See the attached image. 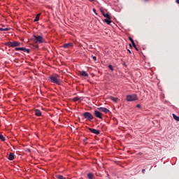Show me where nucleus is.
Returning a JSON list of instances; mask_svg holds the SVG:
<instances>
[{
    "label": "nucleus",
    "instance_id": "1",
    "mask_svg": "<svg viewBox=\"0 0 179 179\" xmlns=\"http://www.w3.org/2000/svg\"><path fill=\"white\" fill-rule=\"evenodd\" d=\"M49 79L52 83H55L59 86L61 85V80L59 79V76L58 74H53L50 76Z\"/></svg>",
    "mask_w": 179,
    "mask_h": 179
},
{
    "label": "nucleus",
    "instance_id": "2",
    "mask_svg": "<svg viewBox=\"0 0 179 179\" xmlns=\"http://www.w3.org/2000/svg\"><path fill=\"white\" fill-rule=\"evenodd\" d=\"M4 45H6V47H9V48L20 47V42L16 41H9V42L5 43Z\"/></svg>",
    "mask_w": 179,
    "mask_h": 179
},
{
    "label": "nucleus",
    "instance_id": "3",
    "mask_svg": "<svg viewBox=\"0 0 179 179\" xmlns=\"http://www.w3.org/2000/svg\"><path fill=\"white\" fill-rule=\"evenodd\" d=\"M34 43H39L41 44L43 43H45V39L43 37V36L34 35Z\"/></svg>",
    "mask_w": 179,
    "mask_h": 179
},
{
    "label": "nucleus",
    "instance_id": "4",
    "mask_svg": "<svg viewBox=\"0 0 179 179\" xmlns=\"http://www.w3.org/2000/svg\"><path fill=\"white\" fill-rule=\"evenodd\" d=\"M83 117H84V118H85L87 121H92V120L94 119L93 115H92V113H90V112H85L83 114Z\"/></svg>",
    "mask_w": 179,
    "mask_h": 179
},
{
    "label": "nucleus",
    "instance_id": "5",
    "mask_svg": "<svg viewBox=\"0 0 179 179\" xmlns=\"http://www.w3.org/2000/svg\"><path fill=\"white\" fill-rule=\"evenodd\" d=\"M127 101H135V100H138V96L136 94L133 95H127L126 97Z\"/></svg>",
    "mask_w": 179,
    "mask_h": 179
},
{
    "label": "nucleus",
    "instance_id": "6",
    "mask_svg": "<svg viewBox=\"0 0 179 179\" xmlns=\"http://www.w3.org/2000/svg\"><path fill=\"white\" fill-rule=\"evenodd\" d=\"M15 51H24V52L30 54V49H27L26 48H15Z\"/></svg>",
    "mask_w": 179,
    "mask_h": 179
},
{
    "label": "nucleus",
    "instance_id": "7",
    "mask_svg": "<svg viewBox=\"0 0 179 179\" xmlns=\"http://www.w3.org/2000/svg\"><path fill=\"white\" fill-rule=\"evenodd\" d=\"M94 115L96 118H99L100 120H103V114L98 110H94Z\"/></svg>",
    "mask_w": 179,
    "mask_h": 179
},
{
    "label": "nucleus",
    "instance_id": "8",
    "mask_svg": "<svg viewBox=\"0 0 179 179\" xmlns=\"http://www.w3.org/2000/svg\"><path fill=\"white\" fill-rule=\"evenodd\" d=\"M99 111H101V113H105V114H107L110 113V110L107 109L106 108L103 107H99L98 108Z\"/></svg>",
    "mask_w": 179,
    "mask_h": 179
},
{
    "label": "nucleus",
    "instance_id": "9",
    "mask_svg": "<svg viewBox=\"0 0 179 179\" xmlns=\"http://www.w3.org/2000/svg\"><path fill=\"white\" fill-rule=\"evenodd\" d=\"M89 131H90L92 134H95V135H100V131L96 129L89 128Z\"/></svg>",
    "mask_w": 179,
    "mask_h": 179
},
{
    "label": "nucleus",
    "instance_id": "10",
    "mask_svg": "<svg viewBox=\"0 0 179 179\" xmlns=\"http://www.w3.org/2000/svg\"><path fill=\"white\" fill-rule=\"evenodd\" d=\"M71 47H73V43H64L63 45V48H71Z\"/></svg>",
    "mask_w": 179,
    "mask_h": 179
},
{
    "label": "nucleus",
    "instance_id": "11",
    "mask_svg": "<svg viewBox=\"0 0 179 179\" xmlns=\"http://www.w3.org/2000/svg\"><path fill=\"white\" fill-rule=\"evenodd\" d=\"M8 160H15V154L10 152L8 155Z\"/></svg>",
    "mask_w": 179,
    "mask_h": 179
},
{
    "label": "nucleus",
    "instance_id": "12",
    "mask_svg": "<svg viewBox=\"0 0 179 179\" xmlns=\"http://www.w3.org/2000/svg\"><path fill=\"white\" fill-rule=\"evenodd\" d=\"M35 115H36V117H41V110H40L38 109H36L35 110Z\"/></svg>",
    "mask_w": 179,
    "mask_h": 179
},
{
    "label": "nucleus",
    "instance_id": "13",
    "mask_svg": "<svg viewBox=\"0 0 179 179\" xmlns=\"http://www.w3.org/2000/svg\"><path fill=\"white\" fill-rule=\"evenodd\" d=\"M101 12L103 16H104V17H106V19H110V16L109 15L108 13H104V11H103L102 10H101Z\"/></svg>",
    "mask_w": 179,
    "mask_h": 179
},
{
    "label": "nucleus",
    "instance_id": "14",
    "mask_svg": "<svg viewBox=\"0 0 179 179\" xmlns=\"http://www.w3.org/2000/svg\"><path fill=\"white\" fill-rule=\"evenodd\" d=\"M80 75L81 76H84L85 78H87L89 76V74L85 71H81Z\"/></svg>",
    "mask_w": 179,
    "mask_h": 179
},
{
    "label": "nucleus",
    "instance_id": "15",
    "mask_svg": "<svg viewBox=\"0 0 179 179\" xmlns=\"http://www.w3.org/2000/svg\"><path fill=\"white\" fill-rule=\"evenodd\" d=\"M83 99L82 97L76 96L73 99V101H82Z\"/></svg>",
    "mask_w": 179,
    "mask_h": 179
},
{
    "label": "nucleus",
    "instance_id": "16",
    "mask_svg": "<svg viewBox=\"0 0 179 179\" xmlns=\"http://www.w3.org/2000/svg\"><path fill=\"white\" fill-rule=\"evenodd\" d=\"M40 16H41V13L37 14L34 22H38L40 20Z\"/></svg>",
    "mask_w": 179,
    "mask_h": 179
},
{
    "label": "nucleus",
    "instance_id": "17",
    "mask_svg": "<svg viewBox=\"0 0 179 179\" xmlns=\"http://www.w3.org/2000/svg\"><path fill=\"white\" fill-rule=\"evenodd\" d=\"M110 100H112V101H114V103H118V98H115L114 96H110Z\"/></svg>",
    "mask_w": 179,
    "mask_h": 179
},
{
    "label": "nucleus",
    "instance_id": "18",
    "mask_svg": "<svg viewBox=\"0 0 179 179\" xmlns=\"http://www.w3.org/2000/svg\"><path fill=\"white\" fill-rule=\"evenodd\" d=\"M104 22L107 23V24H110V23H111V17H109V18L105 19Z\"/></svg>",
    "mask_w": 179,
    "mask_h": 179
},
{
    "label": "nucleus",
    "instance_id": "19",
    "mask_svg": "<svg viewBox=\"0 0 179 179\" xmlns=\"http://www.w3.org/2000/svg\"><path fill=\"white\" fill-rule=\"evenodd\" d=\"M87 177L89 179H93V178H94V175H93V173H90L87 174Z\"/></svg>",
    "mask_w": 179,
    "mask_h": 179
},
{
    "label": "nucleus",
    "instance_id": "20",
    "mask_svg": "<svg viewBox=\"0 0 179 179\" xmlns=\"http://www.w3.org/2000/svg\"><path fill=\"white\" fill-rule=\"evenodd\" d=\"M172 115L173 117V120H175L176 121H178L179 122V117L176 115V114H174V113Z\"/></svg>",
    "mask_w": 179,
    "mask_h": 179
},
{
    "label": "nucleus",
    "instance_id": "21",
    "mask_svg": "<svg viewBox=\"0 0 179 179\" xmlns=\"http://www.w3.org/2000/svg\"><path fill=\"white\" fill-rule=\"evenodd\" d=\"M9 28L0 27V31H8Z\"/></svg>",
    "mask_w": 179,
    "mask_h": 179
},
{
    "label": "nucleus",
    "instance_id": "22",
    "mask_svg": "<svg viewBox=\"0 0 179 179\" xmlns=\"http://www.w3.org/2000/svg\"><path fill=\"white\" fill-rule=\"evenodd\" d=\"M56 178H57V179H65V178L62 175H56Z\"/></svg>",
    "mask_w": 179,
    "mask_h": 179
},
{
    "label": "nucleus",
    "instance_id": "23",
    "mask_svg": "<svg viewBox=\"0 0 179 179\" xmlns=\"http://www.w3.org/2000/svg\"><path fill=\"white\" fill-rule=\"evenodd\" d=\"M0 140L2 141L3 142H5L6 139L3 137V135L0 134Z\"/></svg>",
    "mask_w": 179,
    "mask_h": 179
},
{
    "label": "nucleus",
    "instance_id": "24",
    "mask_svg": "<svg viewBox=\"0 0 179 179\" xmlns=\"http://www.w3.org/2000/svg\"><path fill=\"white\" fill-rule=\"evenodd\" d=\"M108 68L109 69H110V71H114V68L113 67V65L111 64L108 65Z\"/></svg>",
    "mask_w": 179,
    "mask_h": 179
},
{
    "label": "nucleus",
    "instance_id": "25",
    "mask_svg": "<svg viewBox=\"0 0 179 179\" xmlns=\"http://www.w3.org/2000/svg\"><path fill=\"white\" fill-rule=\"evenodd\" d=\"M131 44L134 48H136V45L135 44V41L131 42Z\"/></svg>",
    "mask_w": 179,
    "mask_h": 179
},
{
    "label": "nucleus",
    "instance_id": "26",
    "mask_svg": "<svg viewBox=\"0 0 179 179\" xmlns=\"http://www.w3.org/2000/svg\"><path fill=\"white\" fill-rule=\"evenodd\" d=\"M92 59L93 61L96 62L97 61V57H96V56H92Z\"/></svg>",
    "mask_w": 179,
    "mask_h": 179
},
{
    "label": "nucleus",
    "instance_id": "27",
    "mask_svg": "<svg viewBox=\"0 0 179 179\" xmlns=\"http://www.w3.org/2000/svg\"><path fill=\"white\" fill-rule=\"evenodd\" d=\"M129 40L131 41V43H134V38L129 37Z\"/></svg>",
    "mask_w": 179,
    "mask_h": 179
},
{
    "label": "nucleus",
    "instance_id": "28",
    "mask_svg": "<svg viewBox=\"0 0 179 179\" xmlns=\"http://www.w3.org/2000/svg\"><path fill=\"white\" fill-rule=\"evenodd\" d=\"M136 107H137V108H141V105L140 104H137Z\"/></svg>",
    "mask_w": 179,
    "mask_h": 179
},
{
    "label": "nucleus",
    "instance_id": "29",
    "mask_svg": "<svg viewBox=\"0 0 179 179\" xmlns=\"http://www.w3.org/2000/svg\"><path fill=\"white\" fill-rule=\"evenodd\" d=\"M93 12L94 13H96V15H97V13H96V8H93Z\"/></svg>",
    "mask_w": 179,
    "mask_h": 179
},
{
    "label": "nucleus",
    "instance_id": "30",
    "mask_svg": "<svg viewBox=\"0 0 179 179\" xmlns=\"http://www.w3.org/2000/svg\"><path fill=\"white\" fill-rule=\"evenodd\" d=\"M142 173H143V174H145V169L142 170Z\"/></svg>",
    "mask_w": 179,
    "mask_h": 179
},
{
    "label": "nucleus",
    "instance_id": "31",
    "mask_svg": "<svg viewBox=\"0 0 179 179\" xmlns=\"http://www.w3.org/2000/svg\"><path fill=\"white\" fill-rule=\"evenodd\" d=\"M127 51L129 52V54H132V52H131V50H127Z\"/></svg>",
    "mask_w": 179,
    "mask_h": 179
},
{
    "label": "nucleus",
    "instance_id": "32",
    "mask_svg": "<svg viewBox=\"0 0 179 179\" xmlns=\"http://www.w3.org/2000/svg\"><path fill=\"white\" fill-rule=\"evenodd\" d=\"M90 2H94V0H89Z\"/></svg>",
    "mask_w": 179,
    "mask_h": 179
},
{
    "label": "nucleus",
    "instance_id": "33",
    "mask_svg": "<svg viewBox=\"0 0 179 179\" xmlns=\"http://www.w3.org/2000/svg\"><path fill=\"white\" fill-rule=\"evenodd\" d=\"M134 48L136 50V51H138V48L136 47V48Z\"/></svg>",
    "mask_w": 179,
    "mask_h": 179
},
{
    "label": "nucleus",
    "instance_id": "34",
    "mask_svg": "<svg viewBox=\"0 0 179 179\" xmlns=\"http://www.w3.org/2000/svg\"><path fill=\"white\" fill-rule=\"evenodd\" d=\"M176 3L179 4V0H176Z\"/></svg>",
    "mask_w": 179,
    "mask_h": 179
},
{
    "label": "nucleus",
    "instance_id": "35",
    "mask_svg": "<svg viewBox=\"0 0 179 179\" xmlns=\"http://www.w3.org/2000/svg\"><path fill=\"white\" fill-rule=\"evenodd\" d=\"M84 141H87V138H85Z\"/></svg>",
    "mask_w": 179,
    "mask_h": 179
},
{
    "label": "nucleus",
    "instance_id": "36",
    "mask_svg": "<svg viewBox=\"0 0 179 179\" xmlns=\"http://www.w3.org/2000/svg\"><path fill=\"white\" fill-rule=\"evenodd\" d=\"M138 155H142V153L140 152V153H138Z\"/></svg>",
    "mask_w": 179,
    "mask_h": 179
},
{
    "label": "nucleus",
    "instance_id": "37",
    "mask_svg": "<svg viewBox=\"0 0 179 179\" xmlns=\"http://www.w3.org/2000/svg\"><path fill=\"white\" fill-rule=\"evenodd\" d=\"M130 47H132V45H131V44H129Z\"/></svg>",
    "mask_w": 179,
    "mask_h": 179
},
{
    "label": "nucleus",
    "instance_id": "38",
    "mask_svg": "<svg viewBox=\"0 0 179 179\" xmlns=\"http://www.w3.org/2000/svg\"><path fill=\"white\" fill-rule=\"evenodd\" d=\"M145 1H148V0H145Z\"/></svg>",
    "mask_w": 179,
    "mask_h": 179
}]
</instances>
